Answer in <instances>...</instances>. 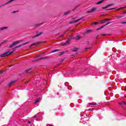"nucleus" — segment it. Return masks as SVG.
Here are the masks:
<instances>
[{
	"instance_id": "1",
	"label": "nucleus",
	"mask_w": 126,
	"mask_h": 126,
	"mask_svg": "<svg viewBox=\"0 0 126 126\" xmlns=\"http://www.w3.org/2000/svg\"><path fill=\"white\" fill-rule=\"evenodd\" d=\"M22 42H23V40H18V41H15L13 42V44H11L9 46V48H12V47L14 46H16L17 44H19V43H22Z\"/></svg>"
},
{
	"instance_id": "2",
	"label": "nucleus",
	"mask_w": 126,
	"mask_h": 126,
	"mask_svg": "<svg viewBox=\"0 0 126 126\" xmlns=\"http://www.w3.org/2000/svg\"><path fill=\"white\" fill-rule=\"evenodd\" d=\"M13 53V51H12L9 53V52H5V53H3L0 55V57L1 58H4V57H7V56H9V55H11Z\"/></svg>"
},
{
	"instance_id": "3",
	"label": "nucleus",
	"mask_w": 126,
	"mask_h": 126,
	"mask_svg": "<svg viewBox=\"0 0 126 126\" xmlns=\"http://www.w3.org/2000/svg\"><path fill=\"white\" fill-rule=\"evenodd\" d=\"M31 69V68H29L25 70V73H27V74H31L32 72H33V71H30V70Z\"/></svg>"
},
{
	"instance_id": "4",
	"label": "nucleus",
	"mask_w": 126,
	"mask_h": 126,
	"mask_svg": "<svg viewBox=\"0 0 126 126\" xmlns=\"http://www.w3.org/2000/svg\"><path fill=\"white\" fill-rule=\"evenodd\" d=\"M49 59H50V57L49 56H45L39 59L38 60H37V61H41V60H48Z\"/></svg>"
},
{
	"instance_id": "5",
	"label": "nucleus",
	"mask_w": 126,
	"mask_h": 126,
	"mask_svg": "<svg viewBox=\"0 0 126 126\" xmlns=\"http://www.w3.org/2000/svg\"><path fill=\"white\" fill-rule=\"evenodd\" d=\"M73 39H74V36H71L69 38H68V40H66V43H67V44H69V41Z\"/></svg>"
},
{
	"instance_id": "6",
	"label": "nucleus",
	"mask_w": 126,
	"mask_h": 126,
	"mask_svg": "<svg viewBox=\"0 0 126 126\" xmlns=\"http://www.w3.org/2000/svg\"><path fill=\"white\" fill-rule=\"evenodd\" d=\"M95 10H97V8H92L91 10H90L87 11L88 13H91L92 12H93L94 11H95Z\"/></svg>"
},
{
	"instance_id": "7",
	"label": "nucleus",
	"mask_w": 126,
	"mask_h": 126,
	"mask_svg": "<svg viewBox=\"0 0 126 126\" xmlns=\"http://www.w3.org/2000/svg\"><path fill=\"white\" fill-rule=\"evenodd\" d=\"M112 5H114V4H110L107 5L106 6L102 7L101 8H102V9H105V8H108V7H109V6H112Z\"/></svg>"
},
{
	"instance_id": "8",
	"label": "nucleus",
	"mask_w": 126,
	"mask_h": 126,
	"mask_svg": "<svg viewBox=\"0 0 126 126\" xmlns=\"http://www.w3.org/2000/svg\"><path fill=\"white\" fill-rule=\"evenodd\" d=\"M42 34H43V32H39L38 34L33 36V37L32 38H36V37H39V36H41V35H42Z\"/></svg>"
},
{
	"instance_id": "9",
	"label": "nucleus",
	"mask_w": 126,
	"mask_h": 126,
	"mask_svg": "<svg viewBox=\"0 0 126 126\" xmlns=\"http://www.w3.org/2000/svg\"><path fill=\"white\" fill-rule=\"evenodd\" d=\"M8 27H3L0 28V31H3V30H5V29H8Z\"/></svg>"
},
{
	"instance_id": "10",
	"label": "nucleus",
	"mask_w": 126,
	"mask_h": 126,
	"mask_svg": "<svg viewBox=\"0 0 126 126\" xmlns=\"http://www.w3.org/2000/svg\"><path fill=\"white\" fill-rule=\"evenodd\" d=\"M81 38H82L81 36H80V35H78L76 36L75 39L76 40H77V41H78L79 40H80V39H81Z\"/></svg>"
},
{
	"instance_id": "11",
	"label": "nucleus",
	"mask_w": 126,
	"mask_h": 126,
	"mask_svg": "<svg viewBox=\"0 0 126 126\" xmlns=\"http://www.w3.org/2000/svg\"><path fill=\"white\" fill-rule=\"evenodd\" d=\"M42 42H34V43H32L33 44V46H36V45H40V44H42Z\"/></svg>"
},
{
	"instance_id": "12",
	"label": "nucleus",
	"mask_w": 126,
	"mask_h": 126,
	"mask_svg": "<svg viewBox=\"0 0 126 126\" xmlns=\"http://www.w3.org/2000/svg\"><path fill=\"white\" fill-rule=\"evenodd\" d=\"M71 12V11H67L64 13L63 15H64V16L68 15V14H70V13Z\"/></svg>"
},
{
	"instance_id": "13",
	"label": "nucleus",
	"mask_w": 126,
	"mask_h": 126,
	"mask_svg": "<svg viewBox=\"0 0 126 126\" xmlns=\"http://www.w3.org/2000/svg\"><path fill=\"white\" fill-rule=\"evenodd\" d=\"M14 0H10L9 1H8L7 3L3 4L2 6H4V5H6V4H7V3H10V2H12V1H13Z\"/></svg>"
},
{
	"instance_id": "14",
	"label": "nucleus",
	"mask_w": 126,
	"mask_h": 126,
	"mask_svg": "<svg viewBox=\"0 0 126 126\" xmlns=\"http://www.w3.org/2000/svg\"><path fill=\"white\" fill-rule=\"evenodd\" d=\"M15 82V81H12L11 82H10L8 84L9 87H10V86H12V84Z\"/></svg>"
},
{
	"instance_id": "15",
	"label": "nucleus",
	"mask_w": 126,
	"mask_h": 126,
	"mask_svg": "<svg viewBox=\"0 0 126 126\" xmlns=\"http://www.w3.org/2000/svg\"><path fill=\"white\" fill-rule=\"evenodd\" d=\"M43 24H44V23H40V24L34 25V27H37L38 26H41V25H43Z\"/></svg>"
},
{
	"instance_id": "16",
	"label": "nucleus",
	"mask_w": 126,
	"mask_h": 126,
	"mask_svg": "<svg viewBox=\"0 0 126 126\" xmlns=\"http://www.w3.org/2000/svg\"><path fill=\"white\" fill-rule=\"evenodd\" d=\"M40 99H41V97H38L36 98L35 101L34 102V104H37V103H38V102H39V101H40Z\"/></svg>"
},
{
	"instance_id": "17",
	"label": "nucleus",
	"mask_w": 126,
	"mask_h": 126,
	"mask_svg": "<svg viewBox=\"0 0 126 126\" xmlns=\"http://www.w3.org/2000/svg\"><path fill=\"white\" fill-rule=\"evenodd\" d=\"M72 52H77V51H78V48H73L72 49Z\"/></svg>"
},
{
	"instance_id": "18",
	"label": "nucleus",
	"mask_w": 126,
	"mask_h": 126,
	"mask_svg": "<svg viewBox=\"0 0 126 126\" xmlns=\"http://www.w3.org/2000/svg\"><path fill=\"white\" fill-rule=\"evenodd\" d=\"M120 105H126V101H121V102L119 103Z\"/></svg>"
},
{
	"instance_id": "19",
	"label": "nucleus",
	"mask_w": 126,
	"mask_h": 126,
	"mask_svg": "<svg viewBox=\"0 0 126 126\" xmlns=\"http://www.w3.org/2000/svg\"><path fill=\"white\" fill-rule=\"evenodd\" d=\"M105 26H106V25H103L102 26H101V27L98 28L96 29L97 31H98V30H101V29L104 28V27H105Z\"/></svg>"
},
{
	"instance_id": "20",
	"label": "nucleus",
	"mask_w": 126,
	"mask_h": 126,
	"mask_svg": "<svg viewBox=\"0 0 126 126\" xmlns=\"http://www.w3.org/2000/svg\"><path fill=\"white\" fill-rule=\"evenodd\" d=\"M60 49H56L51 51V53H56V52H60Z\"/></svg>"
},
{
	"instance_id": "21",
	"label": "nucleus",
	"mask_w": 126,
	"mask_h": 126,
	"mask_svg": "<svg viewBox=\"0 0 126 126\" xmlns=\"http://www.w3.org/2000/svg\"><path fill=\"white\" fill-rule=\"evenodd\" d=\"M124 8H126V7H121L120 8L116 9V10H121V9H124Z\"/></svg>"
},
{
	"instance_id": "22",
	"label": "nucleus",
	"mask_w": 126,
	"mask_h": 126,
	"mask_svg": "<svg viewBox=\"0 0 126 126\" xmlns=\"http://www.w3.org/2000/svg\"><path fill=\"white\" fill-rule=\"evenodd\" d=\"M103 1H104V0H102L99 1L98 2H97L96 4H100V3H102V2H103Z\"/></svg>"
},
{
	"instance_id": "23",
	"label": "nucleus",
	"mask_w": 126,
	"mask_h": 126,
	"mask_svg": "<svg viewBox=\"0 0 126 126\" xmlns=\"http://www.w3.org/2000/svg\"><path fill=\"white\" fill-rule=\"evenodd\" d=\"M99 23L98 22H94L93 23H92V25H97V24H98Z\"/></svg>"
},
{
	"instance_id": "24",
	"label": "nucleus",
	"mask_w": 126,
	"mask_h": 126,
	"mask_svg": "<svg viewBox=\"0 0 126 126\" xmlns=\"http://www.w3.org/2000/svg\"><path fill=\"white\" fill-rule=\"evenodd\" d=\"M22 46H23L22 44H21V45L16 47L15 48H14V49H17V48H20V47H22Z\"/></svg>"
},
{
	"instance_id": "25",
	"label": "nucleus",
	"mask_w": 126,
	"mask_h": 126,
	"mask_svg": "<svg viewBox=\"0 0 126 126\" xmlns=\"http://www.w3.org/2000/svg\"><path fill=\"white\" fill-rule=\"evenodd\" d=\"M90 49H91V47L86 48L84 49V51L86 52L87 50H90Z\"/></svg>"
},
{
	"instance_id": "26",
	"label": "nucleus",
	"mask_w": 126,
	"mask_h": 126,
	"mask_svg": "<svg viewBox=\"0 0 126 126\" xmlns=\"http://www.w3.org/2000/svg\"><path fill=\"white\" fill-rule=\"evenodd\" d=\"M104 20H105V21H111V20H112V19H105Z\"/></svg>"
},
{
	"instance_id": "27",
	"label": "nucleus",
	"mask_w": 126,
	"mask_h": 126,
	"mask_svg": "<svg viewBox=\"0 0 126 126\" xmlns=\"http://www.w3.org/2000/svg\"><path fill=\"white\" fill-rule=\"evenodd\" d=\"M69 24H73V23H75V21H70L69 22Z\"/></svg>"
},
{
	"instance_id": "28",
	"label": "nucleus",
	"mask_w": 126,
	"mask_h": 126,
	"mask_svg": "<svg viewBox=\"0 0 126 126\" xmlns=\"http://www.w3.org/2000/svg\"><path fill=\"white\" fill-rule=\"evenodd\" d=\"M91 32H92V31L91 30H89L87 31L86 33H90Z\"/></svg>"
},
{
	"instance_id": "29",
	"label": "nucleus",
	"mask_w": 126,
	"mask_h": 126,
	"mask_svg": "<svg viewBox=\"0 0 126 126\" xmlns=\"http://www.w3.org/2000/svg\"><path fill=\"white\" fill-rule=\"evenodd\" d=\"M64 52H61L60 54H59V56H62V55H63L64 54Z\"/></svg>"
},
{
	"instance_id": "30",
	"label": "nucleus",
	"mask_w": 126,
	"mask_h": 126,
	"mask_svg": "<svg viewBox=\"0 0 126 126\" xmlns=\"http://www.w3.org/2000/svg\"><path fill=\"white\" fill-rule=\"evenodd\" d=\"M105 21H106V20H105V19H104V20H102L101 21V24H102V23H104V22H105Z\"/></svg>"
},
{
	"instance_id": "31",
	"label": "nucleus",
	"mask_w": 126,
	"mask_h": 126,
	"mask_svg": "<svg viewBox=\"0 0 126 126\" xmlns=\"http://www.w3.org/2000/svg\"><path fill=\"white\" fill-rule=\"evenodd\" d=\"M77 7H78V6H76L74 7V9L72 10L73 11H74V10H75L76 9H77Z\"/></svg>"
},
{
	"instance_id": "32",
	"label": "nucleus",
	"mask_w": 126,
	"mask_h": 126,
	"mask_svg": "<svg viewBox=\"0 0 126 126\" xmlns=\"http://www.w3.org/2000/svg\"><path fill=\"white\" fill-rule=\"evenodd\" d=\"M89 105H97V103H89Z\"/></svg>"
},
{
	"instance_id": "33",
	"label": "nucleus",
	"mask_w": 126,
	"mask_h": 126,
	"mask_svg": "<svg viewBox=\"0 0 126 126\" xmlns=\"http://www.w3.org/2000/svg\"><path fill=\"white\" fill-rule=\"evenodd\" d=\"M115 8H110V9H106V10H112L113 9H115Z\"/></svg>"
},
{
	"instance_id": "34",
	"label": "nucleus",
	"mask_w": 126,
	"mask_h": 126,
	"mask_svg": "<svg viewBox=\"0 0 126 126\" xmlns=\"http://www.w3.org/2000/svg\"><path fill=\"white\" fill-rule=\"evenodd\" d=\"M121 24H126V21L122 22L121 23Z\"/></svg>"
},
{
	"instance_id": "35",
	"label": "nucleus",
	"mask_w": 126,
	"mask_h": 126,
	"mask_svg": "<svg viewBox=\"0 0 126 126\" xmlns=\"http://www.w3.org/2000/svg\"><path fill=\"white\" fill-rule=\"evenodd\" d=\"M64 35V34H62L61 35H60L59 38H62V37H63V36Z\"/></svg>"
},
{
	"instance_id": "36",
	"label": "nucleus",
	"mask_w": 126,
	"mask_h": 126,
	"mask_svg": "<svg viewBox=\"0 0 126 126\" xmlns=\"http://www.w3.org/2000/svg\"><path fill=\"white\" fill-rule=\"evenodd\" d=\"M66 44H67V43H66V42L64 43L63 44H62V46H65V45H66Z\"/></svg>"
},
{
	"instance_id": "37",
	"label": "nucleus",
	"mask_w": 126,
	"mask_h": 126,
	"mask_svg": "<svg viewBox=\"0 0 126 126\" xmlns=\"http://www.w3.org/2000/svg\"><path fill=\"white\" fill-rule=\"evenodd\" d=\"M3 73V71H0V74H2Z\"/></svg>"
},
{
	"instance_id": "38",
	"label": "nucleus",
	"mask_w": 126,
	"mask_h": 126,
	"mask_svg": "<svg viewBox=\"0 0 126 126\" xmlns=\"http://www.w3.org/2000/svg\"><path fill=\"white\" fill-rule=\"evenodd\" d=\"M78 21H79V19H78L77 20H75V23H76V22H78Z\"/></svg>"
},
{
	"instance_id": "39",
	"label": "nucleus",
	"mask_w": 126,
	"mask_h": 126,
	"mask_svg": "<svg viewBox=\"0 0 126 126\" xmlns=\"http://www.w3.org/2000/svg\"><path fill=\"white\" fill-rule=\"evenodd\" d=\"M110 23H111V22L107 23V24H106L105 26H107V25H109Z\"/></svg>"
},
{
	"instance_id": "40",
	"label": "nucleus",
	"mask_w": 126,
	"mask_h": 126,
	"mask_svg": "<svg viewBox=\"0 0 126 126\" xmlns=\"http://www.w3.org/2000/svg\"><path fill=\"white\" fill-rule=\"evenodd\" d=\"M83 18H84V17H83L79 19V21L82 20Z\"/></svg>"
},
{
	"instance_id": "41",
	"label": "nucleus",
	"mask_w": 126,
	"mask_h": 126,
	"mask_svg": "<svg viewBox=\"0 0 126 126\" xmlns=\"http://www.w3.org/2000/svg\"><path fill=\"white\" fill-rule=\"evenodd\" d=\"M22 46H25V45H27V44L26 43H25L22 44Z\"/></svg>"
},
{
	"instance_id": "42",
	"label": "nucleus",
	"mask_w": 126,
	"mask_h": 126,
	"mask_svg": "<svg viewBox=\"0 0 126 126\" xmlns=\"http://www.w3.org/2000/svg\"><path fill=\"white\" fill-rule=\"evenodd\" d=\"M15 12H18V11H14L13 12V13H15Z\"/></svg>"
},
{
	"instance_id": "43",
	"label": "nucleus",
	"mask_w": 126,
	"mask_h": 126,
	"mask_svg": "<svg viewBox=\"0 0 126 126\" xmlns=\"http://www.w3.org/2000/svg\"><path fill=\"white\" fill-rule=\"evenodd\" d=\"M32 46H34V45H33V43H32V44H31V46H30V48H31V47H32Z\"/></svg>"
},
{
	"instance_id": "44",
	"label": "nucleus",
	"mask_w": 126,
	"mask_h": 126,
	"mask_svg": "<svg viewBox=\"0 0 126 126\" xmlns=\"http://www.w3.org/2000/svg\"><path fill=\"white\" fill-rule=\"evenodd\" d=\"M74 57V55H71V58H73Z\"/></svg>"
},
{
	"instance_id": "45",
	"label": "nucleus",
	"mask_w": 126,
	"mask_h": 126,
	"mask_svg": "<svg viewBox=\"0 0 126 126\" xmlns=\"http://www.w3.org/2000/svg\"><path fill=\"white\" fill-rule=\"evenodd\" d=\"M42 55H45V56H46V54H45V53H42Z\"/></svg>"
},
{
	"instance_id": "46",
	"label": "nucleus",
	"mask_w": 126,
	"mask_h": 126,
	"mask_svg": "<svg viewBox=\"0 0 126 126\" xmlns=\"http://www.w3.org/2000/svg\"><path fill=\"white\" fill-rule=\"evenodd\" d=\"M87 43L88 44H89V41H87Z\"/></svg>"
},
{
	"instance_id": "47",
	"label": "nucleus",
	"mask_w": 126,
	"mask_h": 126,
	"mask_svg": "<svg viewBox=\"0 0 126 126\" xmlns=\"http://www.w3.org/2000/svg\"><path fill=\"white\" fill-rule=\"evenodd\" d=\"M74 32V30H72V31H71V32Z\"/></svg>"
},
{
	"instance_id": "48",
	"label": "nucleus",
	"mask_w": 126,
	"mask_h": 126,
	"mask_svg": "<svg viewBox=\"0 0 126 126\" xmlns=\"http://www.w3.org/2000/svg\"><path fill=\"white\" fill-rule=\"evenodd\" d=\"M102 36H106V34H101Z\"/></svg>"
},
{
	"instance_id": "49",
	"label": "nucleus",
	"mask_w": 126,
	"mask_h": 126,
	"mask_svg": "<svg viewBox=\"0 0 126 126\" xmlns=\"http://www.w3.org/2000/svg\"><path fill=\"white\" fill-rule=\"evenodd\" d=\"M2 44H3V42L1 43V44H0V45H2Z\"/></svg>"
},
{
	"instance_id": "50",
	"label": "nucleus",
	"mask_w": 126,
	"mask_h": 126,
	"mask_svg": "<svg viewBox=\"0 0 126 126\" xmlns=\"http://www.w3.org/2000/svg\"><path fill=\"white\" fill-rule=\"evenodd\" d=\"M121 17H118V18H118V19H119V18H121Z\"/></svg>"
},
{
	"instance_id": "51",
	"label": "nucleus",
	"mask_w": 126,
	"mask_h": 126,
	"mask_svg": "<svg viewBox=\"0 0 126 126\" xmlns=\"http://www.w3.org/2000/svg\"><path fill=\"white\" fill-rule=\"evenodd\" d=\"M11 66H13V65H11L10 66V67H11Z\"/></svg>"
},
{
	"instance_id": "52",
	"label": "nucleus",
	"mask_w": 126,
	"mask_h": 126,
	"mask_svg": "<svg viewBox=\"0 0 126 126\" xmlns=\"http://www.w3.org/2000/svg\"><path fill=\"white\" fill-rule=\"evenodd\" d=\"M0 7H2V5H0Z\"/></svg>"
},
{
	"instance_id": "53",
	"label": "nucleus",
	"mask_w": 126,
	"mask_h": 126,
	"mask_svg": "<svg viewBox=\"0 0 126 126\" xmlns=\"http://www.w3.org/2000/svg\"><path fill=\"white\" fill-rule=\"evenodd\" d=\"M29 124H31V122H28Z\"/></svg>"
},
{
	"instance_id": "54",
	"label": "nucleus",
	"mask_w": 126,
	"mask_h": 126,
	"mask_svg": "<svg viewBox=\"0 0 126 126\" xmlns=\"http://www.w3.org/2000/svg\"><path fill=\"white\" fill-rule=\"evenodd\" d=\"M49 126H52V125H49Z\"/></svg>"
},
{
	"instance_id": "55",
	"label": "nucleus",
	"mask_w": 126,
	"mask_h": 126,
	"mask_svg": "<svg viewBox=\"0 0 126 126\" xmlns=\"http://www.w3.org/2000/svg\"><path fill=\"white\" fill-rule=\"evenodd\" d=\"M124 13H125V14H126V11L124 12Z\"/></svg>"
},
{
	"instance_id": "56",
	"label": "nucleus",
	"mask_w": 126,
	"mask_h": 126,
	"mask_svg": "<svg viewBox=\"0 0 126 126\" xmlns=\"http://www.w3.org/2000/svg\"><path fill=\"white\" fill-rule=\"evenodd\" d=\"M42 43H46V41H43L42 42Z\"/></svg>"
},
{
	"instance_id": "57",
	"label": "nucleus",
	"mask_w": 126,
	"mask_h": 126,
	"mask_svg": "<svg viewBox=\"0 0 126 126\" xmlns=\"http://www.w3.org/2000/svg\"><path fill=\"white\" fill-rule=\"evenodd\" d=\"M26 43H27V44H29V42H26Z\"/></svg>"
},
{
	"instance_id": "58",
	"label": "nucleus",
	"mask_w": 126,
	"mask_h": 126,
	"mask_svg": "<svg viewBox=\"0 0 126 126\" xmlns=\"http://www.w3.org/2000/svg\"><path fill=\"white\" fill-rule=\"evenodd\" d=\"M77 25H78V24H77V25L75 26V27H76L77 26Z\"/></svg>"
},
{
	"instance_id": "59",
	"label": "nucleus",
	"mask_w": 126,
	"mask_h": 126,
	"mask_svg": "<svg viewBox=\"0 0 126 126\" xmlns=\"http://www.w3.org/2000/svg\"><path fill=\"white\" fill-rule=\"evenodd\" d=\"M34 118H36V116H34Z\"/></svg>"
},
{
	"instance_id": "60",
	"label": "nucleus",
	"mask_w": 126,
	"mask_h": 126,
	"mask_svg": "<svg viewBox=\"0 0 126 126\" xmlns=\"http://www.w3.org/2000/svg\"><path fill=\"white\" fill-rule=\"evenodd\" d=\"M96 39H98V37H96Z\"/></svg>"
},
{
	"instance_id": "61",
	"label": "nucleus",
	"mask_w": 126,
	"mask_h": 126,
	"mask_svg": "<svg viewBox=\"0 0 126 126\" xmlns=\"http://www.w3.org/2000/svg\"><path fill=\"white\" fill-rule=\"evenodd\" d=\"M61 62H63V61L62 60Z\"/></svg>"
}]
</instances>
